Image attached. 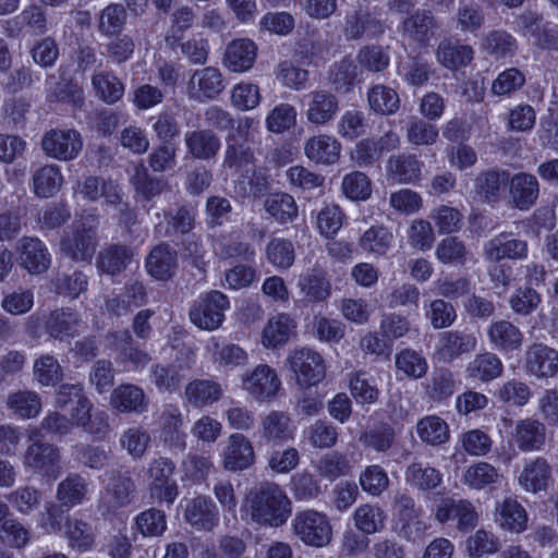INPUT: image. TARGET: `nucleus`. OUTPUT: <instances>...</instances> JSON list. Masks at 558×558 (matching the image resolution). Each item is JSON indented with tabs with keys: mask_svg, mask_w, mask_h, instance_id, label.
<instances>
[{
	"mask_svg": "<svg viewBox=\"0 0 558 558\" xmlns=\"http://www.w3.org/2000/svg\"><path fill=\"white\" fill-rule=\"evenodd\" d=\"M247 511L251 519L259 524L280 526L291 513V501L272 482H264L251 490L246 497Z\"/></svg>",
	"mask_w": 558,
	"mask_h": 558,
	"instance_id": "nucleus-1",
	"label": "nucleus"
},
{
	"mask_svg": "<svg viewBox=\"0 0 558 558\" xmlns=\"http://www.w3.org/2000/svg\"><path fill=\"white\" fill-rule=\"evenodd\" d=\"M97 229L98 219L96 216H83L61 238V253L73 262L89 263L98 246Z\"/></svg>",
	"mask_w": 558,
	"mask_h": 558,
	"instance_id": "nucleus-2",
	"label": "nucleus"
},
{
	"mask_svg": "<svg viewBox=\"0 0 558 558\" xmlns=\"http://www.w3.org/2000/svg\"><path fill=\"white\" fill-rule=\"evenodd\" d=\"M291 525L293 535L306 546L322 548L332 539V526L324 512L314 509L299 511Z\"/></svg>",
	"mask_w": 558,
	"mask_h": 558,
	"instance_id": "nucleus-3",
	"label": "nucleus"
},
{
	"mask_svg": "<svg viewBox=\"0 0 558 558\" xmlns=\"http://www.w3.org/2000/svg\"><path fill=\"white\" fill-rule=\"evenodd\" d=\"M22 456L23 466L34 474L56 480L61 474L60 449L50 442L33 439Z\"/></svg>",
	"mask_w": 558,
	"mask_h": 558,
	"instance_id": "nucleus-4",
	"label": "nucleus"
},
{
	"mask_svg": "<svg viewBox=\"0 0 558 558\" xmlns=\"http://www.w3.org/2000/svg\"><path fill=\"white\" fill-rule=\"evenodd\" d=\"M108 483L100 494L98 500V510L104 514H114L119 509L131 505L136 485L128 472L111 470Z\"/></svg>",
	"mask_w": 558,
	"mask_h": 558,
	"instance_id": "nucleus-5",
	"label": "nucleus"
},
{
	"mask_svg": "<svg viewBox=\"0 0 558 558\" xmlns=\"http://www.w3.org/2000/svg\"><path fill=\"white\" fill-rule=\"evenodd\" d=\"M175 464L169 458L159 457L154 459L147 468L148 488L150 497L158 502L172 505L178 497L179 489L172 475Z\"/></svg>",
	"mask_w": 558,
	"mask_h": 558,
	"instance_id": "nucleus-6",
	"label": "nucleus"
},
{
	"mask_svg": "<svg viewBox=\"0 0 558 558\" xmlns=\"http://www.w3.org/2000/svg\"><path fill=\"white\" fill-rule=\"evenodd\" d=\"M229 300L220 291L213 290L202 295L190 311V318L201 329L215 330L225 319Z\"/></svg>",
	"mask_w": 558,
	"mask_h": 558,
	"instance_id": "nucleus-7",
	"label": "nucleus"
},
{
	"mask_svg": "<svg viewBox=\"0 0 558 558\" xmlns=\"http://www.w3.org/2000/svg\"><path fill=\"white\" fill-rule=\"evenodd\" d=\"M291 372L302 388L317 385L325 377L324 360L316 351L302 348L292 351L288 357Z\"/></svg>",
	"mask_w": 558,
	"mask_h": 558,
	"instance_id": "nucleus-8",
	"label": "nucleus"
},
{
	"mask_svg": "<svg viewBox=\"0 0 558 558\" xmlns=\"http://www.w3.org/2000/svg\"><path fill=\"white\" fill-rule=\"evenodd\" d=\"M281 387V380L272 367L258 364L242 375V389L257 402L272 400Z\"/></svg>",
	"mask_w": 558,
	"mask_h": 558,
	"instance_id": "nucleus-9",
	"label": "nucleus"
},
{
	"mask_svg": "<svg viewBox=\"0 0 558 558\" xmlns=\"http://www.w3.org/2000/svg\"><path fill=\"white\" fill-rule=\"evenodd\" d=\"M435 519L445 524L449 521L457 522V529L468 532L477 524L478 515L473 504L466 499L442 498L435 507Z\"/></svg>",
	"mask_w": 558,
	"mask_h": 558,
	"instance_id": "nucleus-10",
	"label": "nucleus"
},
{
	"mask_svg": "<svg viewBox=\"0 0 558 558\" xmlns=\"http://www.w3.org/2000/svg\"><path fill=\"white\" fill-rule=\"evenodd\" d=\"M342 33L348 40H359L364 35L376 38L385 33V25L374 11L360 7L347 13Z\"/></svg>",
	"mask_w": 558,
	"mask_h": 558,
	"instance_id": "nucleus-11",
	"label": "nucleus"
},
{
	"mask_svg": "<svg viewBox=\"0 0 558 558\" xmlns=\"http://www.w3.org/2000/svg\"><path fill=\"white\" fill-rule=\"evenodd\" d=\"M524 371L537 379L554 377L558 373V351L538 342L529 345L524 353Z\"/></svg>",
	"mask_w": 558,
	"mask_h": 558,
	"instance_id": "nucleus-12",
	"label": "nucleus"
},
{
	"mask_svg": "<svg viewBox=\"0 0 558 558\" xmlns=\"http://www.w3.org/2000/svg\"><path fill=\"white\" fill-rule=\"evenodd\" d=\"M225 81L219 69L206 66L196 70L187 82V95L196 101L211 100L225 89Z\"/></svg>",
	"mask_w": 558,
	"mask_h": 558,
	"instance_id": "nucleus-13",
	"label": "nucleus"
},
{
	"mask_svg": "<svg viewBox=\"0 0 558 558\" xmlns=\"http://www.w3.org/2000/svg\"><path fill=\"white\" fill-rule=\"evenodd\" d=\"M483 254L486 260L495 264L502 259L522 260L527 257L529 245L511 233L501 232L484 244Z\"/></svg>",
	"mask_w": 558,
	"mask_h": 558,
	"instance_id": "nucleus-14",
	"label": "nucleus"
},
{
	"mask_svg": "<svg viewBox=\"0 0 558 558\" xmlns=\"http://www.w3.org/2000/svg\"><path fill=\"white\" fill-rule=\"evenodd\" d=\"M399 29L408 40L426 47L438 29V23L430 10L418 9L403 20Z\"/></svg>",
	"mask_w": 558,
	"mask_h": 558,
	"instance_id": "nucleus-15",
	"label": "nucleus"
},
{
	"mask_svg": "<svg viewBox=\"0 0 558 558\" xmlns=\"http://www.w3.org/2000/svg\"><path fill=\"white\" fill-rule=\"evenodd\" d=\"M255 462L252 441L242 433L231 434L222 451V466L228 471H243Z\"/></svg>",
	"mask_w": 558,
	"mask_h": 558,
	"instance_id": "nucleus-16",
	"label": "nucleus"
},
{
	"mask_svg": "<svg viewBox=\"0 0 558 558\" xmlns=\"http://www.w3.org/2000/svg\"><path fill=\"white\" fill-rule=\"evenodd\" d=\"M92 411L93 403L84 396L73 404L70 411L71 421L86 433L102 437L109 430L108 415L104 411Z\"/></svg>",
	"mask_w": 558,
	"mask_h": 558,
	"instance_id": "nucleus-17",
	"label": "nucleus"
},
{
	"mask_svg": "<svg viewBox=\"0 0 558 558\" xmlns=\"http://www.w3.org/2000/svg\"><path fill=\"white\" fill-rule=\"evenodd\" d=\"M184 519L197 531H210L218 524L219 511L209 497L197 496L186 502Z\"/></svg>",
	"mask_w": 558,
	"mask_h": 558,
	"instance_id": "nucleus-18",
	"label": "nucleus"
},
{
	"mask_svg": "<svg viewBox=\"0 0 558 558\" xmlns=\"http://www.w3.org/2000/svg\"><path fill=\"white\" fill-rule=\"evenodd\" d=\"M437 62L448 70H458L469 65L474 59V49L458 39H442L435 51Z\"/></svg>",
	"mask_w": 558,
	"mask_h": 558,
	"instance_id": "nucleus-19",
	"label": "nucleus"
},
{
	"mask_svg": "<svg viewBox=\"0 0 558 558\" xmlns=\"http://www.w3.org/2000/svg\"><path fill=\"white\" fill-rule=\"evenodd\" d=\"M477 338L466 330H451L440 333L438 355L445 362H452L462 354L475 350Z\"/></svg>",
	"mask_w": 558,
	"mask_h": 558,
	"instance_id": "nucleus-20",
	"label": "nucleus"
},
{
	"mask_svg": "<svg viewBox=\"0 0 558 558\" xmlns=\"http://www.w3.org/2000/svg\"><path fill=\"white\" fill-rule=\"evenodd\" d=\"M178 268V253L167 243L156 245L146 258L148 274L157 280L171 279Z\"/></svg>",
	"mask_w": 558,
	"mask_h": 558,
	"instance_id": "nucleus-21",
	"label": "nucleus"
},
{
	"mask_svg": "<svg viewBox=\"0 0 558 558\" xmlns=\"http://www.w3.org/2000/svg\"><path fill=\"white\" fill-rule=\"evenodd\" d=\"M487 336L493 348L501 353L519 351L524 339L519 327L506 319L492 323Z\"/></svg>",
	"mask_w": 558,
	"mask_h": 558,
	"instance_id": "nucleus-22",
	"label": "nucleus"
},
{
	"mask_svg": "<svg viewBox=\"0 0 558 558\" xmlns=\"http://www.w3.org/2000/svg\"><path fill=\"white\" fill-rule=\"evenodd\" d=\"M306 110L307 120L317 125L331 121L339 110V100L335 94L326 89H316L308 95Z\"/></svg>",
	"mask_w": 558,
	"mask_h": 558,
	"instance_id": "nucleus-23",
	"label": "nucleus"
},
{
	"mask_svg": "<svg viewBox=\"0 0 558 558\" xmlns=\"http://www.w3.org/2000/svg\"><path fill=\"white\" fill-rule=\"evenodd\" d=\"M551 482V466L543 457L526 462L519 476L520 486L533 494L546 492Z\"/></svg>",
	"mask_w": 558,
	"mask_h": 558,
	"instance_id": "nucleus-24",
	"label": "nucleus"
},
{
	"mask_svg": "<svg viewBox=\"0 0 558 558\" xmlns=\"http://www.w3.org/2000/svg\"><path fill=\"white\" fill-rule=\"evenodd\" d=\"M539 185L536 177L520 172L510 178V202L515 208L526 210L533 206L538 197Z\"/></svg>",
	"mask_w": 558,
	"mask_h": 558,
	"instance_id": "nucleus-25",
	"label": "nucleus"
},
{
	"mask_svg": "<svg viewBox=\"0 0 558 558\" xmlns=\"http://www.w3.org/2000/svg\"><path fill=\"white\" fill-rule=\"evenodd\" d=\"M527 512L524 507L514 498H505L497 504L495 509V521L505 531L522 533L527 526Z\"/></svg>",
	"mask_w": 558,
	"mask_h": 558,
	"instance_id": "nucleus-26",
	"label": "nucleus"
},
{
	"mask_svg": "<svg viewBox=\"0 0 558 558\" xmlns=\"http://www.w3.org/2000/svg\"><path fill=\"white\" fill-rule=\"evenodd\" d=\"M20 259L32 274H41L50 265V254L38 238L24 236L19 242Z\"/></svg>",
	"mask_w": 558,
	"mask_h": 558,
	"instance_id": "nucleus-27",
	"label": "nucleus"
},
{
	"mask_svg": "<svg viewBox=\"0 0 558 558\" xmlns=\"http://www.w3.org/2000/svg\"><path fill=\"white\" fill-rule=\"evenodd\" d=\"M457 29L477 36L486 22V13L477 0H460L454 13Z\"/></svg>",
	"mask_w": 558,
	"mask_h": 558,
	"instance_id": "nucleus-28",
	"label": "nucleus"
},
{
	"mask_svg": "<svg viewBox=\"0 0 558 558\" xmlns=\"http://www.w3.org/2000/svg\"><path fill=\"white\" fill-rule=\"evenodd\" d=\"M260 438L268 444H280L293 437L290 416L282 411H270L260 418Z\"/></svg>",
	"mask_w": 558,
	"mask_h": 558,
	"instance_id": "nucleus-29",
	"label": "nucleus"
},
{
	"mask_svg": "<svg viewBox=\"0 0 558 558\" xmlns=\"http://www.w3.org/2000/svg\"><path fill=\"white\" fill-rule=\"evenodd\" d=\"M81 324L80 316L71 308H58L52 311L45 322L47 333L60 341L78 335Z\"/></svg>",
	"mask_w": 558,
	"mask_h": 558,
	"instance_id": "nucleus-30",
	"label": "nucleus"
},
{
	"mask_svg": "<svg viewBox=\"0 0 558 558\" xmlns=\"http://www.w3.org/2000/svg\"><path fill=\"white\" fill-rule=\"evenodd\" d=\"M513 437L521 451L539 450L545 444L546 427L535 418L520 420L515 425Z\"/></svg>",
	"mask_w": 558,
	"mask_h": 558,
	"instance_id": "nucleus-31",
	"label": "nucleus"
},
{
	"mask_svg": "<svg viewBox=\"0 0 558 558\" xmlns=\"http://www.w3.org/2000/svg\"><path fill=\"white\" fill-rule=\"evenodd\" d=\"M110 404L122 413H143L147 409L148 401L142 388L132 384H124L112 391Z\"/></svg>",
	"mask_w": 558,
	"mask_h": 558,
	"instance_id": "nucleus-32",
	"label": "nucleus"
},
{
	"mask_svg": "<svg viewBox=\"0 0 558 558\" xmlns=\"http://www.w3.org/2000/svg\"><path fill=\"white\" fill-rule=\"evenodd\" d=\"M221 385L211 379H194L184 389V398L193 408H204L221 399Z\"/></svg>",
	"mask_w": 558,
	"mask_h": 558,
	"instance_id": "nucleus-33",
	"label": "nucleus"
},
{
	"mask_svg": "<svg viewBox=\"0 0 558 558\" xmlns=\"http://www.w3.org/2000/svg\"><path fill=\"white\" fill-rule=\"evenodd\" d=\"M134 256L133 250L124 244H111L104 247L97 256V267L100 271L116 276L125 270Z\"/></svg>",
	"mask_w": 558,
	"mask_h": 558,
	"instance_id": "nucleus-34",
	"label": "nucleus"
},
{
	"mask_svg": "<svg viewBox=\"0 0 558 558\" xmlns=\"http://www.w3.org/2000/svg\"><path fill=\"white\" fill-rule=\"evenodd\" d=\"M256 45L250 39L233 40L226 50L223 63L232 72L250 70L256 59Z\"/></svg>",
	"mask_w": 558,
	"mask_h": 558,
	"instance_id": "nucleus-35",
	"label": "nucleus"
},
{
	"mask_svg": "<svg viewBox=\"0 0 558 558\" xmlns=\"http://www.w3.org/2000/svg\"><path fill=\"white\" fill-rule=\"evenodd\" d=\"M504 364L497 354L484 352L476 354L466 366L469 378L474 381L488 383L501 376Z\"/></svg>",
	"mask_w": 558,
	"mask_h": 558,
	"instance_id": "nucleus-36",
	"label": "nucleus"
},
{
	"mask_svg": "<svg viewBox=\"0 0 558 558\" xmlns=\"http://www.w3.org/2000/svg\"><path fill=\"white\" fill-rule=\"evenodd\" d=\"M46 84L49 86L47 95L49 102H65L75 108H81L84 105L83 88L72 80L62 78L57 82L54 75H49L46 78Z\"/></svg>",
	"mask_w": 558,
	"mask_h": 558,
	"instance_id": "nucleus-37",
	"label": "nucleus"
},
{
	"mask_svg": "<svg viewBox=\"0 0 558 558\" xmlns=\"http://www.w3.org/2000/svg\"><path fill=\"white\" fill-rule=\"evenodd\" d=\"M298 286L312 302L325 301L331 292V286L326 277V271L317 266L301 275Z\"/></svg>",
	"mask_w": 558,
	"mask_h": 558,
	"instance_id": "nucleus-38",
	"label": "nucleus"
},
{
	"mask_svg": "<svg viewBox=\"0 0 558 558\" xmlns=\"http://www.w3.org/2000/svg\"><path fill=\"white\" fill-rule=\"evenodd\" d=\"M62 184L63 177L57 166H43L32 174L33 192L39 198L54 196L60 191Z\"/></svg>",
	"mask_w": 558,
	"mask_h": 558,
	"instance_id": "nucleus-39",
	"label": "nucleus"
},
{
	"mask_svg": "<svg viewBox=\"0 0 558 558\" xmlns=\"http://www.w3.org/2000/svg\"><path fill=\"white\" fill-rule=\"evenodd\" d=\"M88 493V484L81 474L72 473L62 480L57 487L56 498L66 508L81 505Z\"/></svg>",
	"mask_w": 558,
	"mask_h": 558,
	"instance_id": "nucleus-40",
	"label": "nucleus"
},
{
	"mask_svg": "<svg viewBox=\"0 0 558 558\" xmlns=\"http://www.w3.org/2000/svg\"><path fill=\"white\" fill-rule=\"evenodd\" d=\"M126 22V8L121 3H109L98 14L97 31L105 37H113L122 33Z\"/></svg>",
	"mask_w": 558,
	"mask_h": 558,
	"instance_id": "nucleus-41",
	"label": "nucleus"
},
{
	"mask_svg": "<svg viewBox=\"0 0 558 558\" xmlns=\"http://www.w3.org/2000/svg\"><path fill=\"white\" fill-rule=\"evenodd\" d=\"M295 328L294 320L287 314H279L268 320L262 335V343L266 348L284 344Z\"/></svg>",
	"mask_w": 558,
	"mask_h": 558,
	"instance_id": "nucleus-42",
	"label": "nucleus"
},
{
	"mask_svg": "<svg viewBox=\"0 0 558 558\" xmlns=\"http://www.w3.org/2000/svg\"><path fill=\"white\" fill-rule=\"evenodd\" d=\"M43 493L33 485L19 486L5 495L9 508L21 515H29L35 512L41 504Z\"/></svg>",
	"mask_w": 558,
	"mask_h": 558,
	"instance_id": "nucleus-43",
	"label": "nucleus"
},
{
	"mask_svg": "<svg viewBox=\"0 0 558 558\" xmlns=\"http://www.w3.org/2000/svg\"><path fill=\"white\" fill-rule=\"evenodd\" d=\"M387 514L378 505L365 504L357 507L353 513L355 527L366 534L372 535L384 530Z\"/></svg>",
	"mask_w": 558,
	"mask_h": 558,
	"instance_id": "nucleus-44",
	"label": "nucleus"
},
{
	"mask_svg": "<svg viewBox=\"0 0 558 558\" xmlns=\"http://www.w3.org/2000/svg\"><path fill=\"white\" fill-rule=\"evenodd\" d=\"M7 407L21 418H33L40 413L43 402L36 391L17 390L8 396Z\"/></svg>",
	"mask_w": 558,
	"mask_h": 558,
	"instance_id": "nucleus-45",
	"label": "nucleus"
},
{
	"mask_svg": "<svg viewBox=\"0 0 558 558\" xmlns=\"http://www.w3.org/2000/svg\"><path fill=\"white\" fill-rule=\"evenodd\" d=\"M92 85L96 96L102 101L112 105L119 101L124 94V85L112 72H97L92 76Z\"/></svg>",
	"mask_w": 558,
	"mask_h": 558,
	"instance_id": "nucleus-46",
	"label": "nucleus"
},
{
	"mask_svg": "<svg viewBox=\"0 0 558 558\" xmlns=\"http://www.w3.org/2000/svg\"><path fill=\"white\" fill-rule=\"evenodd\" d=\"M207 348L211 353L213 362L225 368L243 366L248 359L247 353L238 344H220L215 339H211Z\"/></svg>",
	"mask_w": 558,
	"mask_h": 558,
	"instance_id": "nucleus-47",
	"label": "nucleus"
},
{
	"mask_svg": "<svg viewBox=\"0 0 558 558\" xmlns=\"http://www.w3.org/2000/svg\"><path fill=\"white\" fill-rule=\"evenodd\" d=\"M416 433L420 439L430 446H439L448 441L449 427L447 423L436 415L421 418L416 424Z\"/></svg>",
	"mask_w": 558,
	"mask_h": 558,
	"instance_id": "nucleus-48",
	"label": "nucleus"
},
{
	"mask_svg": "<svg viewBox=\"0 0 558 558\" xmlns=\"http://www.w3.org/2000/svg\"><path fill=\"white\" fill-rule=\"evenodd\" d=\"M265 210L279 223L292 222L298 216L294 198L287 193L270 194L264 203Z\"/></svg>",
	"mask_w": 558,
	"mask_h": 558,
	"instance_id": "nucleus-49",
	"label": "nucleus"
},
{
	"mask_svg": "<svg viewBox=\"0 0 558 558\" xmlns=\"http://www.w3.org/2000/svg\"><path fill=\"white\" fill-rule=\"evenodd\" d=\"M509 181L510 173L507 170L492 169L478 174L475 186L486 199H497Z\"/></svg>",
	"mask_w": 558,
	"mask_h": 558,
	"instance_id": "nucleus-50",
	"label": "nucleus"
},
{
	"mask_svg": "<svg viewBox=\"0 0 558 558\" xmlns=\"http://www.w3.org/2000/svg\"><path fill=\"white\" fill-rule=\"evenodd\" d=\"M392 233L384 226H372L360 238V247L367 253L385 255L391 246Z\"/></svg>",
	"mask_w": 558,
	"mask_h": 558,
	"instance_id": "nucleus-51",
	"label": "nucleus"
},
{
	"mask_svg": "<svg viewBox=\"0 0 558 558\" xmlns=\"http://www.w3.org/2000/svg\"><path fill=\"white\" fill-rule=\"evenodd\" d=\"M112 338L116 350L119 351L123 361L132 363L136 368L144 367L149 363V354L134 347L133 337L128 330L117 331Z\"/></svg>",
	"mask_w": 558,
	"mask_h": 558,
	"instance_id": "nucleus-52",
	"label": "nucleus"
},
{
	"mask_svg": "<svg viewBox=\"0 0 558 558\" xmlns=\"http://www.w3.org/2000/svg\"><path fill=\"white\" fill-rule=\"evenodd\" d=\"M483 49L495 58L513 56L517 50V40L509 33L495 29L486 34L482 41Z\"/></svg>",
	"mask_w": 558,
	"mask_h": 558,
	"instance_id": "nucleus-53",
	"label": "nucleus"
},
{
	"mask_svg": "<svg viewBox=\"0 0 558 558\" xmlns=\"http://www.w3.org/2000/svg\"><path fill=\"white\" fill-rule=\"evenodd\" d=\"M499 478L497 469L484 461L476 462L470 465L462 477L464 485L471 489H483L492 484H495Z\"/></svg>",
	"mask_w": 558,
	"mask_h": 558,
	"instance_id": "nucleus-54",
	"label": "nucleus"
},
{
	"mask_svg": "<svg viewBox=\"0 0 558 558\" xmlns=\"http://www.w3.org/2000/svg\"><path fill=\"white\" fill-rule=\"evenodd\" d=\"M368 104L372 110L380 114L393 113L400 105L398 93L386 85H375L367 93Z\"/></svg>",
	"mask_w": 558,
	"mask_h": 558,
	"instance_id": "nucleus-55",
	"label": "nucleus"
},
{
	"mask_svg": "<svg viewBox=\"0 0 558 558\" xmlns=\"http://www.w3.org/2000/svg\"><path fill=\"white\" fill-rule=\"evenodd\" d=\"M387 170L400 183H412L420 178L421 162L413 156L390 157Z\"/></svg>",
	"mask_w": 558,
	"mask_h": 558,
	"instance_id": "nucleus-56",
	"label": "nucleus"
},
{
	"mask_svg": "<svg viewBox=\"0 0 558 558\" xmlns=\"http://www.w3.org/2000/svg\"><path fill=\"white\" fill-rule=\"evenodd\" d=\"M160 422L163 440L183 447L184 434L181 430L183 418L180 410L173 405L166 407L161 413Z\"/></svg>",
	"mask_w": 558,
	"mask_h": 558,
	"instance_id": "nucleus-57",
	"label": "nucleus"
},
{
	"mask_svg": "<svg viewBox=\"0 0 558 558\" xmlns=\"http://www.w3.org/2000/svg\"><path fill=\"white\" fill-rule=\"evenodd\" d=\"M33 375L41 386H54L62 380L63 369L53 355L44 354L35 360Z\"/></svg>",
	"mask_w": 558,
	"mask_h": 558,
	"instance_id": "nucleus-58",
	"label": "nucleus"
},
{
	"mask_svg": "<svg viewBox=\"0 0 558 558\" xmlns=\"http://www.w3.org/2000/svg\"><path fill=\"white\" fill-rule=\"evenodd\" d=\"M65 530L70 546L78 550L92 548L95 535L89 523L76 517H69L65 521Z\"/></svg>",
	"mask_w": 558,
	"mask_h": 558,
	"instance_id": "nucleus-59",
	"label": "nucleus"
},
{
	"mask_svg": "<svg viewBox=\"0 0 558 558\" xmlns=\"http://www.w3.org/2000/svg\"><path fill=\"white\" fill-rule=\"evenodd\" d=\"M357 74L359 69L354 61L350 58H343L331 66L328 81L333 86L335 90L349 92Z\"/></svg>",
	"mask_w": 558,
	"mask_h": 558,
	"instance_id": "nucleus-60",
	"label": "nucleus"
},
{
	"mask_svg": "<svg viewBox=\"0 0 558 558\" xmlns=\"http://www.w3.org/2000/svg\"><path fill=\"white\" fill-rule=\"evenodd\" d=\"M408 482L421 490H430L441 483L440 472L429 465L412 463L407 470Z\"/></svg>",
	"mask_w": 558,
	"mask_h": 558,
	"instance_id": "nucleus-61",
	"label": "nucleus"
},
{
	"mask_svg": "<svg viewBox=\"0 0 558 558\" xmlns=\"http://www.w3.org/2000/svg\"><path fill=\"white\" fill-rule=\"evenodd\" d=\"M131 182L137 194L142 195L146 201L161 194L168 189L167 183L159 178H151L147 169L143 166L135 168Z\"/></svg>",
	"mask_w": 558,
	"mask_h": 558,
	"instance_id": "nucleus-62",
	"label": "nucleus"
},
{
	"mask_svg": "<svg viewBox=\"0 0 558 558\" xmlns=\"http://www.w3.org/2000/svg\"><path fill=\"white\" fill-rule=\"evenodd\" d=\"M291 493L298 501H311L322 494V488L313 474L302 471L291 477Z\"/></svg>",
	"mask_w": 558,
	"mask_h": 558,
	"instance_id": "nucleus-63",
	"label": "nucleus"
},
{
	"mask_svg": "<svg viewBox=\"0 0 558 558\" xmlns=\"http://www.w3.org/2000/svg\"><path fill=\"white\" fill-rule=\"evenodd\" d=\"M396 433L389 424L383 423L366 429L360 441L367 448L376 451H387L395 442Z\"/></svg>",
	"mask_w": 558,
	"mask_h": 558,
	"instance_id": "nucleus-64",
	"label": "nucleus"
}]
</instances>
